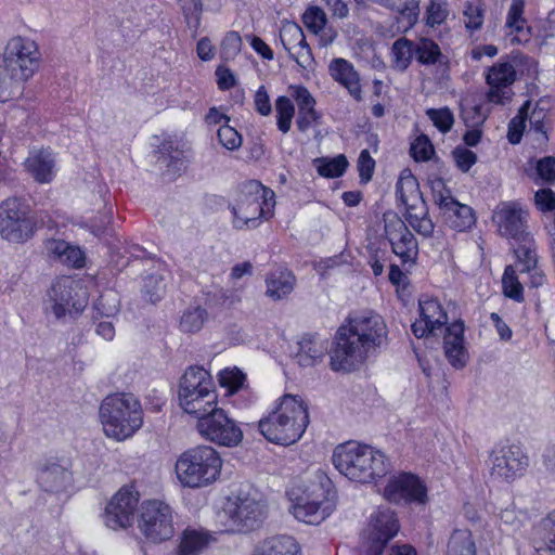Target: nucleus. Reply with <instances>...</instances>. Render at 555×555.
<instances>
[{
	"mask_svg": "<svg viewBox=\"0 0 555 555\" xmlns=\"http://www.w3.org/2000/svg\"><path fill=\"white\" fill-rule=\"evenodd\" d=\"M388 328L373 310L349 313L338 326L330 351V365L336 372H351L387 343Z\"/></svg>",
	"mask_w": 555,
	"mask_h": 555,
	"instance_id": "1",
	"label": "nucleus"
},
{
	"mask_svg": "<svg viewBox=\"0 0 555 555\" xmlns=\"http://www.w3.org/2000/svg\"><path fill=\"white\" fill-rule=\"evenodd\" d=\"M42 54L38 42L16 35L4 44L0 54V103L12 100L16 90L40 69Z\"/></svg>",
	"mask_w": 555,
	"mask_h": 555,
	"instance_id": "2",
	"label": "nucleus"
},
{
	"mask_svg": "<svg viewBox=\"0 0 555 555\" xmlns=\"http://www.w3.org/2000/svg\"><path fill=\"white\" fill-rule=\"evenodd\" d=\"M332 460L343 476L359 483H375L391 469L390 460L382 450L353 440L338 444Z\"/></svg>",
	"mask_w": 555,
	"mask_h": 555,
	"instance_id": "3",
	"label": "nucleus"
},
{
	"mask_svg": "<svg viewBox=\"0 0 555 555\" xmlns=\"http://www.w3.org/2000/svg\"><path fill=\"white\" fill-rule=\"evenodd\" d=\"M309 425L307 403L299 396L284 395L258 422L260 434L271 443L289 446L297 442Z\"/></svg>",
	"mask_w": 555,
	"mask_h": 555,
	"instance_id": "4",
	"label": "nucleus"
},
{
	"mask_svg": "<svg viewBox=\"0 0 555 555\" xmlns=\"http://www.w3.org/2000/svg\"><path fill=\"white\" fill-rule=\"evenodd\" d=\"M289 513L307 525H320L336 509L337 494L331 479L320 474L317 478L298 489L287 492Z\"/></svg>",
	"mask_w": 555,
	"mask_h": 555,
	"instance_id": "5",
	"label": "nucleus"
},
{
	"mask_svg": "<svg viewBox=\"0 0 555 555\" xmlns=\"http://www.w3.org/2000/svg\"><path fill=\"white\" fill-rule=\"evenodd\" d=\"M99 418L104 435L121 442L133 437L143 426V410L133 395L116 392L103 399L99 408Z\"/></svg>",
	"mask_w": 555,
	"mask_h": 555,
	"instance_id": "6",
	"label": "nucleus"
},
{
	"mask_svg": "<svg viewBox=\"0 0 555 555\" xmlns=\"http://www.w3.org/2000/svg\"><path fill=\"white\" fill-rule=\"evenodd\" d=\"M222 465L220 453L210 446L202 444L190 448L178 456L175 473L182 487L199 489L220 478Z\"/></svg>",
	"mask_w": 555,
	"mask_h": 555,
	"instance_id": "7",
	"label": "nucleus"
},
{
	"mask_svg": "<svg viewBox=\"0 0 555 555\" xmlns=\"http://www.w3.org/2000/svg\"><path fill=\"white\" fill-rule=\"evenodd\" d=\"M274 192L259 181L245 182L236 204L232 206L233 227L237 230L256 229L273 216Z\"/></svg>",
	"mask_w": 555,
	"mask_h": 555,
	"instance_id": "8",
	"label": "nucleus"
},
{
	"mask_svg": "<svg viewBox=\"0 0 555 555\" xmlns=\"http://www.w3.org/2000/svg\"><path fill=\"white\" fill-rule=\"evenodd\" d=\"M180 408L196 418L218 405V395L209 371L198 365L189 366L179 382Z\"/></svg>",
	"mask_w": 555,
	"mask_h": 555,
	"instance_id": "9",
	"label": "nucleus"
},
{
	"mask_svg": "<svg viewBox=\"0 0 555 555\" xmlns=\"http://www.w3.org/2000/svg\"><path fill=\"white\" fill-rule=\"evenodd\" d=\"M88 304V295L80 282L70 276L53 281L43 299V310L60 320L80 314Z\"/></svg>",
	"mask_w": 555,
	"mask_h": 555,
	"instance_id": "10",
	"label": "nucleus"
},
{
	"mask_svg": "<svg viewBox=\"0 0 555 555\" xmlns=\"http://www.w3.org/2000/svg\"><path fill=\"white\" fill-rule=\"evenodd\" d=\"M37 231V219L29 205L17 197L0 204V236L13 244H24Z\"/></svg>",
	"mask_w": 555,
	"mask_h": 555,
	"instance_id": "11",
	"label": "nucleus"
},
{
	"mask_svg": "<svg viewBox=\"0 0 555 555\" xmlns=\"http://www.w3.org/2000/svg\"><path fill=\"white\" fill-rule=\"evenodd\" d=\"M530 465L528 454L518 444H499L487 459L488 473L494 482L511 485L522 478Z\"/></svg>",
	"mask_w": 555,
	"mask_h": 555,
	"instance_id": "12",
	"label": "nucleus"
},
{
	"mask_svg": "<svg viewBox=\"0 0 555 555\" xmlns=\"http://www.w3.org/2000/svg\"><path fill=\"white\" fill-rule=\"evenodd\" d=\"M196 428L204 439L218 446L233 448L243 440L238 423L218 405L197 417Z\"/></svg>",
	"mask_w": 555,
	"mask_h": 555,
	"instance_id": "13",
	"label": "nucleus"
},
{
	"mask_svg": "<svg viewBox=\"0 0 555 555\" xmlns=\"http://www.w3.org/2000/svg\"><path fill=\"white\" fill-rule=\"evenodd\" d=\"M223 509L234 526L233 530L240 532L255 529L266 517V505L256 491L232 493Z\"/></svg>",
	"mask_w": 555,
	"mask_h": 555,
	"instance_id": "14",
	"label": "nucleus"
},
{
	"mask_svg": "<svg viewBox=\"0 0 555 555\" xmlns=\"http://www.w3.org/2000/svg\"><path fill=\"white\" fill-rule=\"evenodd\" d=\"M400 530L398 517L393 511L379 507L374 511L362 533L361 547L364 555H382L386 545Z\"/></svg>",
	"mask_w": 555,
	"mask_h": 555,
	"instance_id": "15",
	"label": "nucleus"
},
{
	"mask_svg": "<svg viewBox=\"0 0 555 555\" xmlns=\"http://www.w3.org/2000/svg\"><path fill=\"white\" fill-rule=\"evenodd\" d=\"M138 527L149 541L157 543L169 540L175 532L170 506L158 500L143 502Z\"/></svg>",
	"mask_w": 555,
	"mask_h": 555,
	"instance_id": "16",
	"label": "nucleus"
},
{
	"mask_svg": "<svg viewBox=\"0 0 555 555\" xmlns=\"http://www.w3.org/2000/svg\"><path fill=\"white\" fill-rule=\"evenodd\" d=\"M384 232L402 266L412 267L418 258V243L404 221L393 211L384 214Z\"/></svg>",
	"mask_w": 555,
	"mask_h": 555,
	"instance_id": "17",
	"label": "nucleus"
},
{
	"mask_svg": "<svg viewBox=\"0 0 555 555\" xmlns=\"http://www.w3.org/2000/svg\"><path fill=\"white\" fill-rule=\"evenodd\" d=\"M384 496L395 504L425 505L428 502L426 483L412 473H399L389 478Z\"/></svg>",
	"mask_w": 555,
	"mask_h": 555,
	"instance_id": "18",
	"label": "nucleus"
},
{
	"mask_svg": "<svg viewBox=\"0 0 555 555\" xmlns=\"http://www.w3.org/2000/svg\"><path fill=\"white\" fill-rule=\"evenodd\" d=\"M528 211L519 202L508 201L495 207L492 221L501 236L516 242L531 234L528 231Z\"/></svg>",
	"mask_w": 555,
	"mask_h": 555,
	"instance_id": "19",
	"label": "nucleus"
},
{
	"mask_svg": "<svg viewBox=\"0 0 555 555\" xmlns=\"http://www.w3.org/2000/svg\"><path fill=\"white\" fill-rule=\"evenodd\" d=\"M72 460L65 455L46 457L38 466L37 481L48 492H61L73 486Z\"/></svg>",
	"mask_w": 555,
	"mask_h": 555,
	"instance_id": "20",
	"label": "nucleus"
},
{
	"mask_svg": "<svg viewBox=\"0 0 555 555\" xmlns=\"http://www.w3.org/2000/svg\"><path fill=\"white\" fill-rule=\"evenodd\" d=\"M139 503V493L133 486H124L112 498L105 508V524L116 530L131 526Z\"/></svg>",
	"mask_w": 555,
	"mask_h": 555,
	"instance_id": "21",
	"label": "nucleus"
},
{
	"mask_svg": "<svg viewBox=\"0 0 555 555\" xmlns=\"http://www.w3.org/2000/svg\"><path fill=\"white\" fill-rule=\"evenodd\" d=\"M280 40L289 56L302 69L314 64L312 51L306 40L302 28L295 22H285L280 29Z\"/></svg>",
	"mask_w": 555,
	"mask_h": 555,
	"instance_id": "22",
	"label": "nucleus"
},
{
	"mask_svg": "<svg viewBox=\"0 0 555 555\" xmlns=\"http://www.w3.org/2000/svg\"><path fill=\"white\" fill-rule=\"evenodd\" d=\"M516 79V70L509 62H499L486 75L489 86L487 98L494 104H504L513 94L511 86Z\"/></svg>",
	"mask_w": 555,
	"mask_h": 555,
	"instance_id": "23",
	"label": "nucleus"
},
{
	"mask_svg": "<svg viewBox=\"0 0 555 555\" xmlns=\"http://www.w3.org/2000/svg\"><path fill=\"white\" fill-rule=\"evenodd\" d=\"M418 307L420 319L412 324V332L417 338L428 336L447 323V313L436 298L423 296L418 301Z\"/></svg>",
	"mask_w": 555,
	"mask_h": 555,
	"instance_id": "24",
	"label": "nucleus"
},
{
	"mask_svg": "<svg viewBox=\"0 0 555 555\" xmlns=\"http://www.w3.org/2000/svg\"><path fill=\"white\" fill-rule=\"evenodd\" d=\"M288 93L298 107L296 119L298 130L306 132L312 126L318 125L321 114L315 109L317 101L311 92L302 85H291Z\"/></svg>",
	"mask_w": 555,
	"mask_h": 555,
	"instance_id": "25",
	"label": "nucleus"
},
{
	"mask_svg": "<svg viewBox=\"0 0 555 555\" xmlns=\"http://www.w3.org/2000/svg\"><path fill=\"white\" fill-rule=\"evenodd\" d=\"M465 325L462 320H456L447 326L443 337L444 353L450 364L455 369H462L468 360V352L464 340Z\"/></svg>",
	"mask_w": 555,
	"mask_h": 555,
	"instance_id": "26",
	"label": "nucleus"
},
{
	"mask_svg": "<svg viewBox=\"0 0 555 555\" xmlns=\"http://www.w3.org/2000/svg\"><path fill=\"white\" fill-rule=\"evenodd\" d=\"M25 167L38 183H50L56 175L55 155L50 150L34 151L26 158Z\"/></svg>",
	"mask_w": 555,
	"mask_h": 555,
	"instance_id": "27",
	"label": "nucleus"
},
{
	"mask_svg": "<svg viewBox=\"0 0 555 555\" xmlns=\"http://www.w3.org/2000/svg\"><path fill=\"white\" fill-rule=\"evenodd\" d=\"M332 78L344 86L356 100H362L360 77L353 65L345 59H334L328 66Z\"/></svg>",
	"mask_w": 555,
	"mask_h": 555,
	"instance_id": "28",
	"label": "nucleus"
},
{
	"mask_svg": "<svg viewBox=\"0 0 555 555\" xmlns=\"http://www.w3.org/2000/svg\"><path fill=\"white\" fill-rule=\"evenodd\" d=\"M327 349L326 339L318 335H306L298 341L295 359L300 366H314L323 360Z\"/></svg>",
	"mask_w": 555,
	"mask_h": 555,
	"instance_id": "29",
	"label": "nucleus"
},
{
	"mask_svg": "<svg viewBox=\"0 0 555 555\" xmlns=\"http://www.w3.org/2000/svg\"><path fill=\"white\" fill-rule=\"evenodd\" d=\"M46 249L50 258L62 264L77 269L85 266V253L78 246L64 240L51 238L47 241Z\"/></svg>",
	"mask_w": 555,
	"mask_h": 555,
	"instance_id": "30",
	"label": "nucleus"
},
{
	"mask_svg": "<svg viewBox=\"0 0 555 555\" xmlns=\"http://www.w3.org/2000/svg\"><path fill=\"white\" fill-rule=\"evenodd\" d=\"M404 216L409 224L421 235L430 236L434 232V223L428 217V209L423 197L404 206Z\"/></svg>",
	"mask_w": 555,
	"mask_h": 555,
	"instance_id": "31",
	"label": "nucleus"
},
{
	"mask_svg": "<svg viewBox=\"0 0 555 555\" xmlns=\"http://www.w3.org/2000/svg\"><path fill=\"white\" fill-rule=\"evenodd\" d=\"M525 0H512L505 26L508 29V35L514 36L513 41L526 42L530 38L529 27L527 20L524 17Z\"/></svg>",
	"mask_w": 555,
	"mask_h": 555,
	"instance_id": "32",
	"label": "nucleus"
},
{
	"mask_svg": "<svg viewBox=\"0 0 555 555\" xmlns=\"http://www.w3.org/2000/svg\"><path fill=\"white\" fill-rule=\"evenodd\" d=\"M295 285V276L288 270H275L266 279V295L273 300H281L288 296Z\"/></svg>",
	"mask_w": 555,
	"mask_h": 555,
	"instance_id": "33",
	"label": "nucleus"
},
{
	"mask_svg": "<svg viewBox=\"0 0 555 555\" xmlns=\"http://www.w3.org/2000/svg\"><path fill=\"white\" fill-rule=\"evenodd\" d=\"M451 228L459 232L469 230L476 222L474 210L457 201L442 210Z\"/></svg>",
	"mask_w": 555,
	"mask_h": 555,
	"instance_id": "34",
	"label": "nucleus"
},
{
	"mask_svg": "<svg viewBox=\"0 0 555 555\" xmlns=\"http://www.w3.org/2000/svg\"><path fill=\"white\" fill-rule=\"evenodd\" d=\"M300 548L293 537L278 535L266 540L253 555H299Z\"/></svg>",
	"mask_w": 555,
	"mask_h": 555,
	"instance_id": "35",
	"label": "nucleus"
},
{
	"mask_svg": "<svg viewBox=\"0 0 555 555\" xmlns=\"http://www.w3.org/2000/svg\"><path fill=\"white\" fill-rule=\"evenodd\" d=\"M537 242L532 234L526 235L524 240L515 242L514 255L516 263L520 266V272L534 269L539 262Z\"/></svg>",
	"mask_w": 555,
	"mask_h": 555,
	"instance_id": "36",
	"label": "nucleus"
},
{
	"mask_svg": "<svg viewBox=\"0 0 555 555\" xmlns=\"http://www.w3.org/2000/svg\"><path fill=\"white\" fill-rule=\"evenodd\" d=\"M396 195L403 207L409 205L411 202L423 197L420 191L418 181L410 169H403L400 172L396 184Z\"/></svg>",
	"mask_w": 555,
	"mask_h": 555,
	"instance_id": "37",
	"label": "nucleus"
},
{
	"mask_svg": "<svg viewBox=\"0 0 555 555\" xmlns=\"http://www.w3.org/2000/svg\"><path fill=\"white\" fill-rule=\"evenodd\" d=\"M446 555H477L470 530L455 529L450 535Z\"/></svg>",
	"mask_w": 555,
	"mask_h": 555,
	"instance_id": "38",
	"label": "nucleus"
},
{
	"mask_svg": "<svg viewBox=\"0 0 555 555\" xmlns=\"http://www.w3.org/2000/svg\"><path fill=\"white\" fill-rule=\"evenodd\" d=\"M210 542V535L203 530L186 529L183 532L178 555H198Z\"/></svg>",
	"mask_w": 555,
	"mask_h": 555,
	"instance_id": "39",
	"label": "nucleus"
},
{
	"mask_svg": "<svg viewBox=\"0 0 555 555\" xmlns=\"http://www.w3.org/2000/svg\"><path fill=\"white\" fill-rule=\"evenodd\" d=\"M502 293L515 302L525 301V287L521 284L516 268L513 264L505 267L502 274Z\"/></svg>",
	"mask_w": 555,
	"mask_h": 555,
	"instance_id": "40",
	"label": "nucleus"
},
{
	"mask_svg": "<svg viewBox=\"0 0 555 555\" xmlns=\"http://www.w3.org/2000/svg\"><path fill=\"white\" fill-rule=\"evenodd\" d=\"M415 55V44L406 39L399 38L391 47V61L395 68L405 70Z\"/></svg>",
	"mask_w": 555,
	"mask_h": 555,
	"instance_id": "41",
	"label": "nucleus"
},
{
	"mask_svg": "<svg viewBox=\"0 0 555 555\" xmlns=\"http://www.w3.org/2000/svg\"><path fill=\"white\" fill-rule=\"evenodd\" d=\"M293 101L291 95H280L275 99L276 127L279 131L284 134L291 130L295 116V105Z\"/></svg>",
	"mask_w": 555,
	"mask_h": 555,
	"instance_id": "42",
	"label": "nucleus"
},
{
	"mask_svg": "<svg viewBox=\"0 0 555 555\" xmlns=\"http://www.w3.org/2000/svg\"><path fill=\"white\" fill-rule=\"evenodd\" d=\"M219 385L227 390L228 396H232L244 388L246 375L237 367H225L218 374Z\"/></svg>",
	"mask_w": 555,
	"mask_h": 555,
	"instance_id": "43",
	"label": "nucleus"
},
{
	"mask_svg": "<svg viewBox=\"0 0 555 555\" xmlns=\"http://www.w3.org/2000/svg\"><path fill=\"white\" fill-rule=\"evenodd\" d=\"M314 163L319 175L325 178H338L345 173L348 167V160L345 155H338L333 158H319Z\"/></svg>",
	"mask_w": 555,
	"mask_h": 555,
	"instance_id": "44",
	"label": "nucleus"
},
{
	"mask_svg": "<svg viewBox=\"0 0 555 555\" xmlns=\"http://www.w3.org/2000/svg\"><path fill=\"white\" fill-rule=\"evenodd\" d=\"M450 15L448 0H428L425 11V23L429 27L440 26Z\"/></svg>",
	"mask_w": 555,
	"mask_h": 555,
	"instance_id": "45",
	"label": "nucleus"
},
{
	"mask_svg": "<svg viewBox=\"0 0 555 555\" xmlns=\"http://www.w3.org/2000/svg\"><path fill=\"white\" fill-rule=\"evenodd\" d=\"M528 175L537 184L553 183L555 181V158L547 156L537 160Z\"/></svg>",
	"mask_w": 555,
	"mask_h": 555,
	"instance_id": "46",
	"label": "nucleus"
},
{
	"mask_svg": "<svg viewBox=\"0 0 555 555\" xmlns=\"http://www.w3.org/2000/svg\"><path fill=\"white\" fill-rule=\"evenodd\" d=\"M207 320V311L202 307L190 308L180 319V330L184 333L198 332Z\"/></svg>",
	"mask_w": 555,
	"mask_h": 555,
	"instance_id": "47",
	"label": "nucleus"
},
{
	"mask_svg": "<svg viewBox=\"0 0 555 555\" xmlns=\"http://www.w3.org/2000/svg\"><path fill=\"white\" fill-rule=\"evenodd\" d=\"M95 318H113L119 311V297L117 293L107 291L94 302Z\"/></svg>",
	"mask_w": 555,
	"mask_h": 555,
	"instance_id": "48",
	"label": "nucleus"
},
{
	"mask_svg": "<svg viewBox=\"0 0 555 555\" xmlns=\"http://www.w3.org/2000/svg\"><path fill=\"white\" fill-rule=\"evenodd\" d=\"M531 109V102L527 101L513 117L508 124L507 139L512 144H518L526 129L528 112Z\"/></svg>",
	"mask_w": 555,
	"mask_h": 555,
	"instance_id": "49",
	"label": "nucleus"
},
{
	"mask_svg": "<svg viewBox=\"0 0 555 555\" xmlns=\"http://www.w3.org/2000/svg\"><path fill=\"white\" fill-rule=\"evenodd\" d=\"M415 56L420 63L431 65L441 62L442 54L435 41L424 39L418 44H415Z\"/></svg>",
	"mask_w": 555,
	"mask_h": 555,
	"instance_id": "50",
	"label": "nucleus"
},
{
	"mask_svg": "<svg viewBox=\"0 0 555 555\" xmlns=\"http://www.w3.org/2000/svg\"><path fill=\"white\" fill-rule=\"evenodd\" d=\"M302 23L310 33L320 35L327 23L326 14L319 7H309L302 14Z\"/></svg>",
	"mask_w": 555,
	"mask_h": 555,
	"instance_id": "51",
	"label": "nucleus"
},
{
	"mask_svg": "<svg viewBox=\"0 0 555 555\" xmlns=\"http://www.w3.org/2000/svg\"><path fill=\"white\" fill-rule=\"evenodd\" d=\"M435 154V147L426 134L417 135L410 145V155L415 162H427Z\"/></svg>",
	"mask_w": 555,
	"mask_h": 555,
	"instance_id": "52",
	"label": "nucleus"
},
{
	"mask_svg": "<svg viewBox=\"0 0 555 555\" xmlns=\"http://www.w3.org/2000/svg\"><path fill=\"white\" fill-rule=\"evenodd\" d=\"M526 514L518 511L514 505L507 506L500 513V526L502 531H517L524 524Z\"/></svg>",
	"mask_w": 555,
	"mask_h": 555,
	"instance_id": "53",
	"label": "nucleus"
},
{
	"mask_svg": "<svg viewBox=\"0 0 555 555\" xmlns=\"http://www.w3.org/2000/svg\"><path fill=\"white\" fill-rule=\"evenodd\" d=\"M426 115L441 133L449 132L453 127L454 116L449 107L428 108Z\"/></svg>",
	"mask_w": 555,
	"mask_h": 555,
	"instance_id": "54",
	"label": "nucleus"
},
{
	"mask_svg": "<svg viewBox=\"0 0 555 555\" xmlns=\"http://www.w3.org/2000/svg\"><path fill=\"white\" fill-rule=\"evenodd\" d=\"M242 38L237 31H228L220 43V57L224 61L233 60L242 49Z\"/></svg>",
	"mask_w": 555,
	"mask_h": 555,
	"instance_id": "55",
	"label": "nucleus"
},
{
	"mask_svg": "<svg viewBox=\"0 0 555 555\" xmlns=\"http://www.w3.org/2000/svg\"><path fill=\"white\" fill-rule=\"evenodd\" d=\"M463 23L469 33L479 30L483 25V9L481 5L468 3L463 12Z\"/></svg>",
	"mask_w": 555,
	"mask_h": 555,
	"instance_id": "56",
	"label": "nucleus"
},
{
	"mask_svg": "<svg viewBox=\"0 0 555 555\" xmlns=\"http://www.w3.org/2000/svg\"><path fill=\"white\" fill-rule=\"evenodd\" d=\"M433 198L441 210L454 203L456 199L452 196L451 191L446 186L442 179H434L430 182Z\"/></svg>",
	"mask_w": 555,
	"mask_h": 555,
	"instance_id": "57",
	"label": "nucleus"
},
{
	"mask_svg": "<svg viewBox=\"0 0 555 555\" xmlns=\"http://www.w3.org/2000/svg\"><path fill=\"white\" fill-rule=\"evenodd\" d=\"M218 139L220 144L229 151L238 150L242 145V137L237 130L228 125H221L218 129Z\"/></svg>",
	"mask_w": 555,
	"mask_h": 555,
	"instance_id": "58",
	"label": "nucleus"
},
{
	"mask_svg": "<svg viewBox=\"0 0 555 555\" xmlns=\"http://www.w3.org/2000/svg\"><path fill=\"white\" fill-rule=\"evenodd\" d=\"M534 205L543 215H555V192L551 189H539L534 193Z\"/></svg>",
	"mask_w": 555,
	"mask_h": 555,
	"instance_id": "59",
	"label": "nucleus"
},
{
	"mask_svg": "<svg viewBox=\"0 0 555 555\" xmlns=\"http://www.w3.org/2000/svg\"><path fill=\"white\" fill-rule=\"evenodd\" d=\"M452 158L455 166L462 172H468L469 169L477 163V155L465 146H456L452 151Z\"/></svg>",
	"mask_w": 555,
	"mask_h": 555,
	"instance_id": "60",
	"label": "nucleus"
},
{
	"mask_svg": "<svg viewBox=\"0 0 555 555\" xmlns=\"http://www.w3.org/2000/svg\"><path fill=\"white\" fill-rule=\"evenodd\" d=\"M218 89L228 91L237 85V79L234 73L224 65H219L215 72Z\"/></svg>",
	"mask_w": 555,
	"mask_h": 555,
	"instance_id": "61",
	"label": "nucleus"
},
{
	"mask_svg": "<svg viewBox=\"0 0 555 555\" xmlns=\"http://www.w3.org/2000/svg\"><path fill=\"white\" fill-rule=\"evenodd\" d=\"M375 168V160L367 150H362L358 158V170L362 182H369L372 179Z\"/></svg>",
	"mask_w": 555,
	"mask_h": 555,
	"instance_id": "62",
	"label": "nucleus"
},
{
	"mask_svg": "<svg viewBox=\"0 0 555 555\" xmlns=\"http://www.w3.org/2000/svg\"><path fill=\"white\" fill-rule=\"evenodd\" d=\"M255 109L261 116H268L272 112L270 96L264 86H260L254 96Z\"/></svg>",
	"mask_w": 555,
	"mask_h": 555,
	"instance_id": "63",
	"label": "nucleus"
},
{
	"mask_svg": "<svg viewBox=\"0 0 555 555\" xmlns=\"http://www.w3.org/2000/svg\"><path fill=\"white\" fill-rule=\"evenodd\" d=\"M238 297L224 289H218L214 293H209L207 297V301L209 304L215 302L217 305H220L222 307H230L234 305L236 301H238Z\"/></svg>",
	"mask_w": 555,
	"mask_h": 555,
	"instance_id": "64",
	"label": "nucleus"
}]
</instances>
